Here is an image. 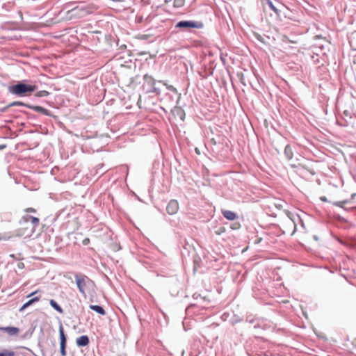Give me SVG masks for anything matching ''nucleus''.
I'll list each match as a JSON object with an SVG mask.
<instances>
[{
    "label": "nucleus",
    "instance_id": "393cba45",
    "mask_svg": "<svg viewBox=\"0 0 356 356\" xmlns=\"http://www.w3.org/2000/svg\"><path fill=\"white\" fill-rule=\"evenodd\" d=\"M4 147H6V145H0V149H3Z\"/></svg>",
    "mask_w": 356,
    "mask_h": 356
},
{
    "label": "nucleus",
    "instance_id": "2eb2a0df",
    "mask_svg": "<svg viewBox=\"0 0 356 356\" xmlns=\"http://www.w3.org/2000/svg\"><path fill=\"white\" fill-rule=\"evenodd\" d=\"M49 303H50L51 306L54 309H55L56 311H58L60 313L63 312L62 308L54 300H51L49 301Z\"/></svg>",
    "mask_w": 356,
    "mask_h": 356
},
{
    "label": "nucleus",
    "instance_id": "4468645a",
    "mask_svg": "<svg viewBox=\"0 0 356 356\" xmlns=\"http://www.w3.org/2000/svg\"><path fill=\"white\" fill-rule=\"evenodd\" d=\"M90 308L101 315L106 314L105 310L101 306L91 305H90Z\"/></svg>",
    "mask_w": 356,
    "mask_h": 356
},
{
    "label": "nucleus",
    "instance_id": "423d86ee",
    "mask_svg": "<svg viewBox=\"0 0 356 356\" xmlns=\"http://www.w3.org/2000/svg\"><path fill=\"white\" fill-rule=\"evenodd\" d=\"M59 334H60V354L62 356L66 355V337L64 333V329L62 324L59 326Z\"/></svg>",
    "mask_w": 356,
    "mask_h": 356
},
{
    "label": "nucleus",
    "instance_id": "a878e982",
    "mask_svg": "<svg viewBox=\"0 0 356 356\" xmlns=\"http://www.w3.org/2000/svg\"><path fill=\"white\" fill-rule=\"evenodd\" d=\"M6 238H3L2 235L0 234V240L5 239Z\"/></svg>",
    "mask_w": 356,
    "mask_h": 356
},
{
    "label": "nucleus",
    "instance_id": "0eeeda50",
    "mask_svg": "<svg viewBox=\"0 0 356 356\" xmlns=\"http://www.w3.org/2000/svg\"><path fill=\"white\" fill-rule=\"evenodd\" d=\"M179 203L175 200H171L167 205L166 211L168 214L174 215L179 211Z\"/></svg>",
    "mask_w": 356,
    "mask_h": 356
},
{
    "label": "nucleus",
    "instance_id": "b1692460",
    "mask_svg": "<svg viewBox=\"0 0 356 356\" xmlns=\"http://www.w3.org/2000/svg\"><path fill=\"white\" fill-rule=\"evenodd\" d=\"M38 293V291H33L31 293H30L28 297L33 296V295L36 294Z\"/></svg>",
    "mask_w": 356,
    "mask_h": 356
},
{
    "label": "nucleus",
    "instance_id": "f257e3e1",
    "mask_svg": "<svg viewBox=\"0 0 356 356\" xmlns=\"http://www.w3.org/2000/svg\"><path fill=\"white\" fill-rule=\"evenodd\" d=\"M75 281L79 292L86 297L87 293L95 292L96 285L88 277L84 275H75Z\"/></svg>",
    "mask_w": 356,
    "mask_h": 356
},
{
    "label": "nucleus",
    "instance_id": "aec40b11",
    "mask_svg": "<svg viewBox=\"0 0 356 356\" xmlns=\"http://www.w3.org/2000/svg\"><path fill=\"white\" fill-rule=\"evenodd\" d=\"M10 106H24L29 108V105H26V104L21 102H13Z\"/></svg>",
    "mask_w": 356,
    "mask_h": 356
},
{
    "label": "nucleus",
    "instance_id": "39448f33",
    "mask_svg": "<svg viewBox=\"0 0 356 356\" xmlns=\"http://www.w3.org/2000/svg\"><path fill=\"white\" fill-rule=\"evenodd\" d=\"M177 28H196L201 29L203 27L202 22H193V21H180L177 25Z\"/></svg>",
    "mask_w": 356,
    "mask_h": 356
},
{
    "label": "nucleus",
    "instance_id": "f8f14e48",
    "mask_svg": "<svg viewBox=\"0 0 356 356\" xmlns=\"http://www.w3.org/2000/svg\"><path fill=\"white\" fill-rule=\"evenodd\" d=\"M29 108L33 109V111L41 113L44 115H49V111L42 106H29Z\"/></svg>",
    "mask_w": 356,
    "mask_h": 356
},
{
    "label": "nucleus",
    "instance_id": "1a4fd4ad",
    "mask_svg": "<svg viewBox=\"0 0 356 356\" xmlns=\"http://www.w3.org/2000/svg\"><path fill=\"white\" fill-rule=\"evenodd\" d=\"M0 330L8 333L10 336L17 335L19 332V328L15 327H1Z\"/></svg>",
    "mask_w": 356,
    "mask_h": 356
},
{
    "label": "nucleus",
    "instance_id": "dca6fc26",
    "mask_svg": "<svg viewBox=\"0 0 356 356\" xmlns=\"http://www.w3.org/2000/svg\"><path fill=\"white\" fill-rule=\"evenodd\" d=\"M0 356H15V353L13 350L5 349L0 353Z\"/></svg>",
    "mask_w": 356,
    "mask_h": 356
},
{
    "label": "nucleus",
    "instance_id": "6e6552de",
    "mask_svg": "<svg viewBox=\"0 0 356 356\" xmlns=\"http://www.w3.org/2000/svg\"><path fill=\"white\" fill-rule=\"evenodd\" d=\"M22 220L24 221L25 223H28L29 222H31V227H34V229L35 230L36 227L40 224V220L38 218L33 217L31 216H24L22 218Z\"/></svg>",
    "mask_w": 356,
    "mask_h": 356
},
{
    "label": "nucleus",
    "instance_id": "f3484780",
    "mask_svg": "<svg viewBox=\"0 0 356 356\" xmlns=\"http://www.w3.org/2000/svg\"><path fill=\"white\" fill-rule=\"evenodd\" d=\"M185 4V0H174L173 6L175 8H182Z\"/></svg>",
    "mask_w": 356,
    "mask_h": 356
},
{
    "label": "nucleus",
    "instance_id": "9b49d317",
    "mask_svg": "<svg viewBox=\"0 0 356 356\" xmlns=\"http://www.w3.org/2000/svg\"><path fill=\"white\" fill-rule=\"evenodd\" d=\"M222 213L225 218L229 220H234L236 218V214L232 211L223 210L222 211Z\"/></svg>",
    "mask_w": 356,
    "mask_h": 356
},
{
    "label": "nucleus",
    "instance_id": "7ed1b4c3",
    "mask_svg": "<svg viewBox=\"0 0 356 356\" xmlns=\"http://www.w3.org/2000/svg\"><path fill=\"white\" fill-rule=\"evenodd\" d=\"M92 12V8L86 6H76L67 13V18L69 19L81 18Z\"/></svg>",
    "mask_w": 356,
    "mask_h": 356
},
{
    "label": "nucleus",
    "instance_id": "20e7f679",
    "mask_svg": "<svg viewBox=\"0 0 356 356\" xmlns=\"http://www.w3.org/2000/svg\"><path fill=\"white\" fill-rule=\"evenodd\" d=\"M36 90L35 86L18 83L10 88V92L19 96L25 95L26 93H31Z\"/></svg>",
    "mask_w": 356,
    "mask_h": 356
},
{
    "label": "nucleus",
    "instance_id": "5701e85b",
    "mask_svg": "<svg viewBox=\"0 0 356 356\" xmlns=\"http://www.w3.org/2000/svg\"><path fill=\"white\" fill-rule=\"evenodd\" d=\"M225 232V228L222 227H220L219 229L216 232V234L218 235H220Z\"/></svg>",
    "mask_w": 356,
    "mask_h": 356
},
{
    "label": "nucleus",
    "instance_id": "ddd939ff",
    "mask_svg": "<svg viewBox=\"0 0 356 356\" xmlns=\"http://www.w3.org/2000/svg\"><path fill=\"white\" fill-rule=\"evenodd\" d=\"M40 297H34L32 299L27 301L26 303H24L22 307L19 309L20 312L24 311L26 308L31 305L33 303L38 302L40 300Z\"/></svg>",
    "mask_w": 356,
    "mask_h": 356
},
{
    "label": "nucleus",
    "instance_id": "f03ea898",
    "mask_svg": "<svg viewBox=\"0 0 356 356\" xmlns=\"http://www.w3.org/2000/svg\"><path fill=\"white\" fill-rule=\"evenodd\" d=\"M34 227H31V225H29L28 223L24 222L22 220L19 221V227L17 228L12 234L6 236H2L3 238H6L4 240H8L13 237H29L35 232Z\"/></svg>",
    "mask_w": 356,
    "mask_h": 356
},
{
    "label": "nucleus",
    "instance_id": "4be33fe9",
    "mask_svg": "<svg viewBox=\"0 0 356 356\" xmlns=\"http://www.w3.org/2000/svg\"><path fill=\"white\" fill-rule=\"evenodd\" d=\"M24 211L25 213H35L36 212V209H34V208H32V207H29V208H26L24 210Z\"/></svg>",
    "mask_w": 356,
    "mask_h": 356
},
{
    "label": "nucleus",
    "instance_id": "6ab92c4d",
    "mask_svg": "<svg viewBox=\"0 0 356 356\" xmlns=\"http://www.w3.org/2000/svg\"><path fill=\"white\" fill-rule=\"evenodd\" d=\"M49 92L46 90H41L37 92L36 96L37 97H47L49 95Z\"/></svg>",
    "mask_w": 356,
    "mask_h": 356
},
{
    "label": "nucleus",
    "instance_id": "412c9836",
    "mask_svg": "<svg viewBox=\"0 0 356 356\" xmlns=\"http://www.w3.org/2000/svg\"><path fill=\"white\" fill-rule=\"evenodd\" d=\"M164 86H166V88L170 91H172V92H175L176 91V88L173 86H171V85H168L167 83H163Z\"/></svg>",
    "mask_w": 356,
    "mask_h": 356
},
{
    "label": "nucleus",
    "instance_id": "a211bd4d",
    "mask_svg": "<svg viewBox=\"0 0 356 356\" xmlns=\"http://www.w3.org/2000/svg\"><path fill=\"white\" fill-rule=\"evenodd\" d=\"M266 3L272 10H273L277 14L278 13V10L275 8V6L273 5V2L270 0H266Z\"/></svg>",
    "mask_w": 356,
    "mask_h": 356
},
{
    "label": "nucleus",
    "instance_id": "bb28decb",
    "mask_svg": "<svg viewBox=\"0 0 356 356\" xmlns=\"http://www.w3.org/2000/svg\"><path fill=\"white\" fill-rule=\"evenodd\" d=\"M195 151H196V152H197V154H200L199 150L197 149V148H196V149H195Z\"/></svg>",
    "mask_w": 356,
    "mask_h": 356
},
{
    "label": "nucleus",
    "instance_id": "9d476101",
    "mask_svg": "<svg viewBox=\"0 0 356 356\" xmlns=\"http://www.w3.org/2000/svg\"><path fill=\"white\" fill-rule=\"evenodd\" d=\"M76 343L79 346H86L89 343V339L88 336L83 335L76 339Z\"/></svg>",
    "mask_w": 356,
    "mask_h": 356
}]
</instances>
